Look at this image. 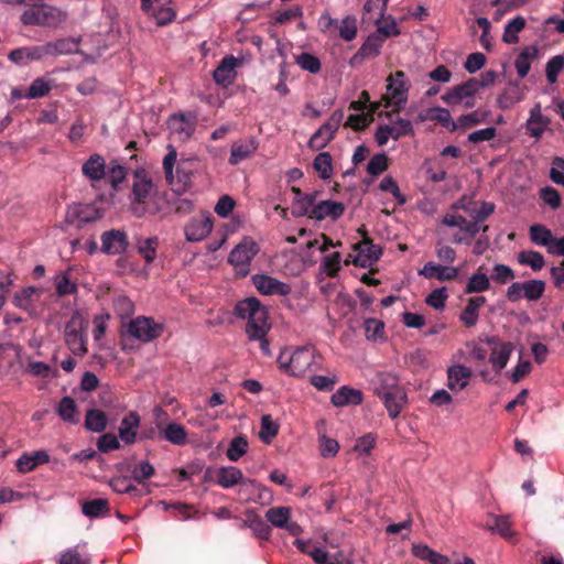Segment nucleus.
Segmentation results:
<instances>
[{"label":"nucleus","instance_id":"1","mask_svg":"<svg viewBox=\"0 0 564 564\" xmlns=\"http://www.w3.org/2000/svg\"><path fill=\"white\" fill-rule=\"evenodd\" d=\"M321 360L322 356L313 346H302L282 349L276 362L282 372L291 377L304 378L310 372L322 369Z\"/></svg>","mask_w":564,"mask_h":564},{"label":"nucleus","instance_id":"2","mask_svg":"<svg viewBox=\"0 0 564 564\" xmlns=\"http://www.w3.org/2000/svg\"><path fill=\"white\" fill-rule=\"evenodd\" d=\"M234 313L238 318L247 319L246 333L249 338H261L270 329L268 311L257 297H247L239 301Z\"/></svg>","mask_w":564,"mask_h":564},{"label":"nucleus","instance_id":"3","mask_svg":"<svg viewBox=\"0 0 564 564\" xmlns=\"http://www.w3.org/2000/svg\"><path fill=\"white\" fill-rule=\"evenodd\" d=\"M153 181L144 169H137L132 173L131 209L134 215L141 217L145 212V203L153 191Z\"/></svg>","mask_w":564,"mask_h":564},{"label":"nucleus","instance_id":"4","mask_svg":"<svg viewBox=\"0 0 564 564\" xmlns=\"http://www.w3.org/2000/svg\"><path fill=\"white\" fill-rule=\"evenodd\" d=\"M216 482L225 489L232 488L236 485L248 484L259 489V499H263L265 494H269L268 488L254 479L245 478L242 471L235 466L220 467L216 473Z\"/></svg>","mask_w":564,"mask_h":564},{"label":"nucleus","instance_id":"5","mask_svg":"<svg viewBox=\"0 0 564 564\" xmlns=\"http://www.w3.org/2000/svg\"><path fill=\"white\" fill-rule=\"evenodd\" d=\"M156 429L160 431L162 437L173 445L183 446L187 443V431L186 429L176 422L163 423V417H167L166 411L162 408L156 406L153 411Z\"/></svg>","mask_w":564,"mask_h":564},{"label":"nucleus","instance_id":"6","mask_svg":"<svg viewBox=\"0 0 564 564\" xmlns=\"http://www.w3.org/2000/svg\"><path fill=\"white\" fill-rule=\"evenodd\" d=\"M257 252L258 248L254 242H241L231 250L228 262L234 265L237 274L247 276L250 272L251 260Z\"/></svg>","mask_w":564,"mask_h":564},{"label":"nucleus","instance_id":"7","mask_svg":"<svg viewBox=\"0 0 564 564\" xmlns=\"http://www.w3.org/2000/svg\"><path fill=\"white\" fill-rule=\"evenodd\" d=\"M65 343L68 349L75 355L83 357L87 354L86 339L83 335L82 321L73 316L65 326Z\"/></svg>","mask_w":564,"mask_h":564},{"label":"nucleus","instance_id":"8","mask_svg":"<svg viewBox=\"0 0 564 564\" xmlns=\"http://www.w3.org/2000/svg\"><path fill=\"white\" fill-rule=\"evenodd\" d=\"M387 106H401L408 99L409 85L403 70H397L387 79Z\"/></svg>","mask_w":564,"mask_h":564},{"label":"nucleus","instance_id":"9","mask_svg":"<svg viewBox=\"0 0 564 564\" xmlns=\"http://www.w3.org/2000/svg\"><path fill=\"white\" fill-rule=\"evenodd\" d=\"M128 332L137 339L148 343L162 334V325L149 317H138L130 322Z\"/></svg>","mask_w":564,"mask_h":564},{"label":"nucleus","instance_id":"10","mask_svg":"<svg viewBox=\"0 0 564 564\" xmlns=\"http://www.w3.org/2000/svg\"><path fill=\"white\" fill-rule=\"evenodd\" d=\"M484 528L499 534L510 543H516L518 541V533L512 529L510 516L488 513Z\"/></svg>","mask_w":564,"mask_h":564},{"label":"nucleus","instance_id":"11","mask_svg":"<svg viewBox=\"0 0 564 564\" xmlns=\"http://www.w3.org/2000/svg\"><path fill=\"white\" fill-rule=\"evenodd\" d=\"M486 341L492 346L489 362L496 372H500L507 366L514 346L510 341H501L496 336L488 337Z\"/></svg>","mask_w":564,"mask_h":564},{"label":"nucleus","instance_id":"12","mask_svg":"<svg viewBox=\"0 0 564 564\" xmlns=\"http://www.w3.org/2000/svg\"><path fill=\"white\" fill-rule=\"evenodd\" d=\"M101 251L106 254H121L123 253L128 246V235L126 231L120 229H111L108 231H105L101 237Z\"/></svg>","mask_w":564,"mask_h":564},{"label":"nucleus","instance_id":"13","mask_svg":"<svg viewBox=\"0 0 564 564\" xmlns=\"http://www.w3.org/2000/svg\"><path fill=\"white\" fill-rule=\"evenodd\" d=\"M354 249L358 252L352 263L356 267L368 268L380 259L382 249L372 242V239L361 240L354 245Z\"/></svg>","mask_w":564,"mask_h":564},{"label":"nucleus","instance_id":"14","mask_svg":"<svg viewBox=\"0 0 564 564\" xmlns=\"http://www.w3.org/2000/svg\"><path fill=\"white\" fill-rule=\"evenodd\" d=\"M453 208L462 209L467 213L471 219L486 220L495 212V204L490 202H474L466 196L458 199Z\"/></svg>","mask_w":564,"mask_h":564},{"label":"nucleus","instance_id":"15","mask_svg":"<svg viewBox=\"0 0 564 564\" xmlns=\"http://www.w3.org/2000/svg\"><path fill=\"white\" fill-rule=\"evenodd\" d=\"M551 120L542 113L541 104H535L531 110L529 119L525 122V132L528 135L539 140L549 129Z\"/></svg>","mask_w":564,"mask_h":564},{"label":"nucleus","instance_id":"16","mask_svg":"<svg viewBox=\"0 0 564 564\" xmlns=\"http://www.w3.org/2000/svg\"><path fill=\"white\" fill-rule=\"evenodd\" d=\"M257 290L263 295H289L291 286L275 278L265 274H258L252 278Z\"/></svg>","mask_w":564,"mask_h":564},{"label":"nucleus","instance_id":"17","mask_svg":"<svg viewBox=\"0 0 564 564\" xmlns=\"http://www.w3.org/2000/svg\"><path fill=\"white\" fill-rule=\"evenodd\" d=\"M477 93L476 77H471L465 83L448 89L446 94L442 96V100L451 106L458 105L467 98L475 97Z\"/></svg>","mask_w":564,"mask_h":564},{"label":"nucleus","instance_id":"18","mask_svg":"<svg viewBox=\"0 0 564 564\" xmlns=\"http://www.w3.org/2000/svg\"><path fill=\"white\" fill-rule=\"evenodd\" d=\"M213 229L212 216L192 218L185 226V237L188 241L197 242L205 239Z\"/></svg>","mask_w":564,"mask_h":564},{"label":"nucleus","instance_id":"19","mask_svg":"<svg viewBox=\"0 0 564 564\" xmlns=\"http://www.w3.org/2000/svg\"><path fill=\"white\" fill-rule=\"evenodd\" d=\"M32 22L43 26L55 28L66 20L62 10L51 6H42L32 11Z\"/></svg>","mask_w":564,"mask_h":564},{"label":"nucleus","instance_id":"20","mask_svg":"<svg viewBox=\"0 0 564 564\" xmlns=\"http://www.w3.org/2000/svg\"><path fill=\"white\" fill-rule=\"evenodd\" d=\"M258 148L259 142L254 137L234 142L231 144L228 163L230 165H238L242 161L250 159Z\"/></svg>","mask_w":564,"mask_h":564},{"label":"nucleus","instance_id":"21","mask_svg":"<svg viewBox=\"0 0 564 564\" xmlns=\"http://www.w3.org/2000/svg\"><path fill=\"white\" fill-rule=\"evenodd\" d=\"M344 212L345 205L343 203L327 199L317 203L312 208L310 213V218L316 220H324L325 218L337 220L343 216Z\"/></svg>","mask_w":564,"mask_h":564},{"label":"nucleus","instance_id":"22","mask_svg":"<svg viewBox=\"0 0 564 564\" xmlns=\"http://www.w3.org/2000/svg\"><path fill=\"white\" fill-rule=\"evenodd\" d=\"M459 270L455 267L442 265L435 262H427L419 271V274L425 279H436L438 281H453L458 276Z\"/></svg>","mask_w":564,"mask_h":564},{"label":"nucleus","instance_id":"23","mask_svg":"<svg viewBox=\"0 0 564 564\" xmlns=\"http://www.w3.org/2000/svg\"><path fill=\"white\" fill-rule=\"evenodd\" d=\"M238 59L234 55L225 56L213 73L214 80L224 87L234 83Z\"/></svg>","mask_w":564,"mask_h":564},{"label":"nucleus","instance_id":"24","mask_svg":"<svg viewBox=\"0 0 564 564\" xmlns=\"http://www.w3.org/2000/svg\"><path fill=\"white\" fill-rule=\"evenodd\" d=\"M382 36L376 35L375 33L369 35L365 43L359 47L355 55L350 59L351 65L361 63L367 58H373L380 54V50L383 45Z\"/></svg>","mask_w":564,"mask_h":564},{"label":"nucleus","instance_id":"25","mask_svg":"<svg viewBox=\"0 0 564 564\" xmlns=\"http://www.w3.org/2000/svg\"><path fill=\"white\" fill-rule=\"evenodd\" d=\"M106 161L105 159L98 154H91L87 161L84 162L82 166V173L86 176L90 182H100L106 176Z\"/></svg>","mask_w":564,"mask_h":564},{"label":"nucleus","instance_id":"26","mask_svg":"<svg viewBox=\"0 0 564 564\" xmlns=\"http://www.w3.org/2000/svg\"><path fill=\"white\" fill-rule=\"evenodd\" d=\"M364 401V393L348 386L340 387L332 397L330 402L336 408L359 405Z\"/></svg>","mask_w":564,"mask_h":564},{"label":"nucleus","instance_id":"27","mask_svg":"<svg viewBox=\"0 0 564 564\" xmlns=\"http://www.w3.org/2000/svg\"><path fill=\"white\" fill-rule=\"evenodd\" d=\"M473 372L464 365H454L447 369V387L452 391H462L468 386Z\"/></svg>","mask_w":564,"mask_h":564},{"label":"nucleus","instance_id":"28","mask_svg":"<svg viewBox=\"0 0 564 564\" xmlns=\"http://www.w3.org/2000/svg\"><path fill=\"white\" fill-rule=\"evenodd\" d=\"M378 397L382 400L391 419H397L408 402L404 389H397L393 390V392H384Z\"/></svg>","mask_w":564,"mask_h":564},{"label":"nucleus","instance_id":"29","mask_svg":"<svg viewBox=\"0 0 564 564\" xmlns=\"http://www.w3.org/2000/svg\"><path fill=\"white\" fill-rule=\"evenodd\" d=\"M486 304V297L477 295L469 297L464 310L460 312L459 321L464 326L474 327L479 318V310Z\"/></svg>","mask_w":564,"mask_h":564},{"label":"nucleus","instance_id":"30","mask_svg":"<svg viewBox=\"0 0 564 564\" xmlns=\"http://www.w3.org/2000/svg\"><path fill=\"white\" fill-rule=\"evenodd\" d=\"M140 416L137 412H129L121 421L119 436L126 444H133L137 438L135 430L139 427Z\"/></svg>","mask_w":564,"mask_h":564},{"label":"nucleus","instance_id":"31","mask_svg":"<svg viewBox=\"0 0 564 564\" xmlns=\"http://www.w3.org/2000/svg\"><path fill=\"white\" fill-rule=\"evenodd\" d=\"M50 460V456L45 451H36L34 453H25L17 460V468L20 473H30L39 465Z\"/></svg>","mask_w":564,"mask_h":564},{"label":"nucleus","instance_id":"32","mask_svg":"<svg viewBox=\"0 0 564 564\" xmlns=\"http://www.w3.org/2000/svg\"><path fill=\"white\" fill-rule=\"evenodd\" d=\"M246 516L247 518L243 520L242 527L251 529L257 538L261 540H269L271 535L270 525L253 511H248Z\"/></svg>","mask_w":564,"mask_h":564},{"label":"nucleus","instance_id":"33","mask_svg":"<svg viewBox=\"0 0 564 564\" xmlns=\"http://www.w3.org/2000/svg\"><path fill=\"white\" fill-rule=\"evenodd\" d=\"M52 56L76 54L79 52V39L65 37L47 42Z\"/></svg>","mask_w":564,"mask_h":564},{"label":"nucleus","instance_id":"34","mask_svg":"<svg viewBox=\"0 0 564 564\" xmlns=\"http://www.w3.org/2000/svg\"><path fill=\"white\" fill-rule=\"evenodd\" d=\"M388 0H367L364 6L362 19L378 24L384 17Z\"/></svg>","mask_w":564,"mask_h":564},{"label":"nucleus","instance_id":"35","mask_svg":"<svg viewBox=\"0 0 564 564\" xmlns=\"http://www.w3.org/2000/svg\"><path fill=\"white\" fill-rule=\"evenodd\" d=\"M538 48L535 46L524 47L514 61V67L518 76L524 78L531 68V62L536 57Z\"/></svg>","mask_w":564,"mask_h":564},{"label":"nucleus","instance_id":"36","mask_svg":"<svg viewBox=\"0 0 564 564\" xmlns=\"http://www.w3.org/2000/svg\"><path fill=\"white\" fill-rule=\"evenodd\" d=\"M77 226L82 228L84 225L100 219L104 215L102 210L94 205H79L74 210Z\"/></svg>","mask_w":564,"mask_h":564},{"label":"nucleus","instance_id":"37","mask_svg":"<svg viewBox=\"0 0 564 564\" xmlns=\"http://www.w3.org/2000/svg\"><path fill=\"white\" fill-rule=\"evenodd\" d=\"M57 413L61 419L70 424H77L79 422L77 404L70 397H64L58 403Z\"/></svg>","mask_w":564,"mask_h":564},{"label":"nucleus","instance_id":"38","mask_svg":"<svg viewBox=\"0 0 564 564\" xmlns=\"http://www.w3.org/2000/svg\"><path fill=\"white\" fill-rule=\"evenodd\" d=\"M525 19L521 15L516 17L505 26L502 41L507 44H517L519 42L518 34L525 28Z\"/></svg>","mask_w":564,"mask_h":564},{"label":"nucleus","instance_id":"39","mask_svg":"<svg viewBox=\"0 0 564 564\" xmlns=\"http://www.w3.org/2000/svg\"><path fill=\"white\" fill-rule=\"evenodd\" d=\"M249 442L246 435L234 437L226 451V456L230 462H238L248 451Z\"/></svg>","mask_w":564,"mask_h":564},{"label":"nucleus","instance_id":"40","mask_svg":"<svg viewBox=\"0 0 564 564\" xmlns=\"http://www.w3.org/2000/svg\"><path fill=\"white\" fill-rule=\"evenodd\" d=\"M529 232L530 239L534 245L546 247L547 250L550 249L554 236L549 228L543 225L535 224L530 227Z\"/></svg>","mask_w":564,"mask_h":564},{"label":"nucleus","instance_id":"41","mask_svg":"<svg viewBox=\"0 0 564 564\" xmlns=\"http://www.w3.org/2000/svg\"><path fill=\"white\" fill-rule=\"evenodd\" d=\"M107 422L106 414L100 410L90 409L86 413L85 427L88 431L100 433L106 429Z\"/></svg>","mask_w":564,"mask_h":564},{"label":"nucleus","instance_id":"42","mask_svg":"<svg viewBox=\"0 0 564 564\" xmlns=\"http://www.w3.org/2000/svg\"><path fill=\"white\" fill-rule=\"evenodd\" d=\"M159 246V239L156 237L151 238H139L137 240V249L140 256L145 260L147 263H152L156 258V248Z\"/></svg>","mask_w":564,"mask_h":564},{"label":"nucleus","instance_id":"43","mask_svg":"<svg viewBox=\"0 0 564 564\" xmlns=\"http://www.w3.org/2000/svg\"><path fill=\"white\" fill-rule=\"evenodd\" d=\"M336 131L324 123L310 139V147L314 150L325 148L333 140Z\"/></svg>","mask_w":564,"mask_h":564},{"label":"nucleus","instance_id":"44","mask_svg":"<svg viewBox=\"0 0 564 564\" xmlns=\"http://www.w3.org/2000/svg\"><path fill=\"white\" fill-rule=\"evenodd\" d=\"M58 564H90L89 554L80 551V546L68 549L61 554Z\"/></svg>","mask_w":564,"mask_h":564},{"label":"nucleus","instance_id":"45","mask_svg":"<svg viewBox=\"0 0 564 564\" xmlns=\"http://www.w3.org/2000/svg\"><path fill=\"white\" fill-rule=\"evenodd\" d=\"M313 166L321 178H329L333 174V159L330 154L328 152L317 154L314 159Z\"/></svg>","mask_w":564,"mask_h":564},{"label":"nucleus","instance_id":"46","mask_svg":"<svg viewBox=\"0 0 564 564\" xmlns=\"http://www.w3.org/2000/svg\"><path fill=\"white\" fill-rule=\"evenodd\" d=\"M317 194V192H314L312 194H305L304 197L294 198V209L292 210L293 216L302 217L307 215L310 217L312 208L316 205L315 200Z\"/></svg>","mask_w":564,"mask_h":564},{"label":"nucleus","instance_id":"47","mask_svg":"<svg viewBox=\"0 0 564 564\" xmlns=\"http://www.w3.org/2000/svg\"><path fill=\"white\" fill-rule=\"evenodd\" d=\"M290 516L291 509L289 507L270 508L265 513L268 521L272 525L281 529L288 525V520H290Z\"/></svg>","mask_w":564,"mask_h":564},{"label":"nucleus","instance_id":"48","mask_svg":"<svg viewBox=\"0 0 564 564\" xmlns=\"http://www.w3.org/2000/svg\"><path fill=\"white\" fill-rule=\"evenodd\" d=\"M489 278L485 273L476 272L468 279V282L465 288V293H481L489 290Z\"/></svg>","mask_w":564,"mask_h":564},{"label":"nucleus","instance_id":"49","mask_svg":"<svg viewBox=\"0 0 564 564\" xmlns=\"http://www.w3.org/2000/svg\"><path fill=\"white\" fill-rule=\"evenodd\" d=\"M83 513L89 518H97L108 512L109 503L107 499H93L83 505Z\"/></svg>","mask_w":564,"mask_h":564},{"label":"nucleus","instance_id":"50","mask_svg":"<svg viewBox=\"0 0 564 564\" xmlns=\"http://www.w3.org/2000/svg\"><path fill=\"white\" fill-rule=\"evenodd\" d=\"M109 485L117 494H130L133 496L141 495V491L138 489V487H135L131 482V479L127 476L113 477Z\"/></svg>","mask_w":564,"mask_h":564},{"label":"nucleus","instance_id":"51","mask_svg":"<svg viewBox=\"0 0 564 564\" xmlns=\"http://www.w3.org/2000/svg\"><path fill=\"white\" fill-rule=\"evenodd\" d=\"M518 261L521 264L531 267V269L533 271H540L545 264V260H544L542 253H540L539 251H534V250H528V251L520 252L518 256Z\"/></svg>","mask_w":564,"mask_h":564},{"label":"nucleus","instance_id":"52","mask_svg":"<svg viewBox=\"0 0 564 564\" xmlns=\"http://www.w3.org/2000/svg\"><path fill=\"white\" fill-rule=\"evenodd\" d=\"M523 295L528 301H538L544 293L545 283L542 280H530L522 283Z\"/></svg>","mask_w":564,"mask_h":564},{"label":"nucleus","instance_id":"53","mask_svg":"<svg viewBox=\"0 0 564 564\" xmlns=\"http://www.w3.org/2000/svg\"><path fill=\"white\" fill-rule=\"evenodd\" d=\"M296 64L304 70L316 74L321 70L322 64L318 57L311 53H301L295 57Z\"/></svg>","mask_w":564,"mask_h":564},{"label":"nucleus","instance_id":"54","mask_svg":"<svg viewBox=\"0 0 564 564\" xmlns=\"http://www.w3.org/2000/svg\"><path fill=\"white\" fill-rule=\"evenodd\" d=\"M51 89V84L44 78L39 77L31 83L28 91L25 93V97L29 99L41 98L46 96Z\"/></svg>","mask_w":564,"mask_h":564},{"label":"nucleus","instance_id":"55","mask_svg":"<svg viewBox=\"0 0 564 564\" xmlns=\"http://www.w3.org/2000/svg\"><path fill=\"white\" fill-rule=\"evenodd\" d=\"M448 299L447 289L445 286L433 290L425 299V303L437 310L442 311L445 308L446 301Z\"/></svg>","mask_w":564,"mask_h":564},{"label":"nucleus","instance_id":"56","mask_svg":"<svg viewBox=\"0 0 564 564\" xmlns=\"http://www.w3.org/2000/svg\"><path fill=\"white\" fill-rule=\"evenodd\" d=\"M279 432L278 424L272 420L271 415L265 414L261 419V431L260 438L264 443H270L273 437L276 436Z\"/></svg>","mask_w":564,"mask_h":564},{"label":"nucleus","instance_id":"57","mask_svg":"<svg viewBox=\"0 0 564 564\" xmlns=\"http://www.w3.org/2000/svg\"><path fill=\"white\" fill-rule=\"evenodd\" d=\"M339 36L344 41H352L357 35V21L351 15L345 17L338 25Z\"/></svg>","mask_w":564,"mask_h":564},{"label":"nucleus","instance_id":"58","mask_svg":"<svg viewBox=\"0 0 564 564\" xmlns=\"http://www.w3.org/2000/svg\"><path fill=\"white\" fill-rule=\"evenodd\" d=\"M403 389L399 386V379L397 376L384 372L379 375V387L377 388V394H383L384 392H393V390Z\"/></svg>","mask_w":564,"mask_h":564},{"label":"nucleus","instance_id":"59","mask_svg":"<svg viewBox=\"0 0 564 564\" xmlns=\"http://www.w3.org/2000/svg\"><path fill=\"white\" fill-rule=\"evenodd\" d=\"M564 67V57L562 55H555L546 63V79L550 84H554L557 80L560 72Z\"/></svg>","mask_w":564,"mask_h":564},{"label":"nucleus","instance_id":"60","mask_svg":"<svg viewBox=\"0 0 564 564\" xmlns=\"http://www.w3.org/2000/svg\"><path fill=\"white\" fill-rule=\"evenodd\" d=\"M155 473V469L152 464H150L147 460H143L139 463L134 468L131 470L132 478L139 482L144 484L145 480L151 478Z\"/></svg>","mask_w":564,"mask_h":564},{"label":"nucleus","instance_id":"61","mask_svg":"<svg viewBox=\"0 0 564 564\" xmlns=\"http://www.w3.org/2000/svg\"><path fill=\"white\" fill-rule=\"evenodd\" d=\"M377 25L378 29L375 34L382 36L383 42L390 36H398L400 34L397 22L391 17L387 18L383 22L381 20Z\"/></svg>","mask_w":564,"mask_h":564},{"label":"nucleus","instance_id":"62","mask_svg":"<svg viewBox=\"0 0 564 564\" xmlns=\"http://www.w3.org/2000/svg\"><path fill=\"white\" fill-rule=\"evenodd\" d=\"M390 126L391 130V138L394 140L400 139L401 137L413 134V126L410 120L398 118L397 121H394Z\"/></svg>","mask_w":564,"mask_h":564},{"label":"nucleus","instance_id":"63","mask_svg":"<svg viewBox=\"0 0 564 564\" xmlns=\"http://www.w3.org/2000/svg\"><path fill=\"white\" fill-rule=\"evenodd\" d=\"M127 176V170L123 165L111 162L109 166V182L115 191L119 189L120 184L123 183Z\"/></svg>","mask_w":564,"mask_h":564},{"label":"nucleus","instance_id":"64","mask_svg":"<svg viewBox=\"0 0 564 564\" xmlns=\"http://www.w3.org/2000/svg\"><path fill=\"white\" fill-rule=\"evenodd\" d=\"M388 169V156L384 153L373 155L367 164V172L377 176Z\"/></svg>","mask_w":564,"mask_h":564}]
</instances>
